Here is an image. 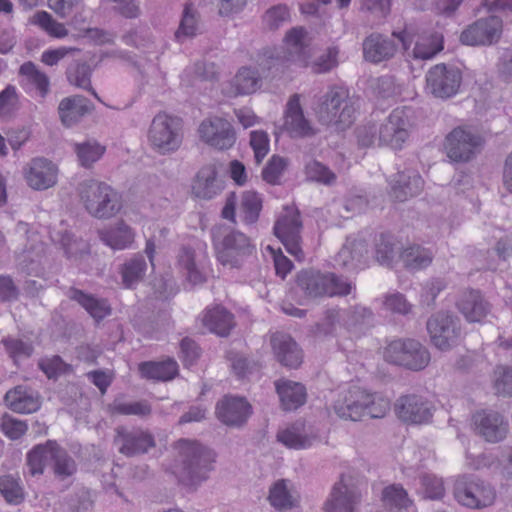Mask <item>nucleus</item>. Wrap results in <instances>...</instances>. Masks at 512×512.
Masks as SVG:
<instances>
[{
  "label": "nucleus",
  "mask_w": 512,
  "mask_h": 512,
  "mask_svg": "<svg viewBox=\"0 0 512 512\" xmlns=\"http://www.w3.org/2000/svg\"><path fill=\"white\" fill-rule=\"evenodd\" d=\"M173 473L180 482L198 486L209 478L216 461L215 452L197 440L179 439L173 446Z\"/></svg>",
  "instance_id": "1"
},
{
  "label": "nucleus",
  "mask_w": 512,
  "mask_h": 512,
  "mask_svg": "<svg viewBox=\"0 0 512 512\" xmlns=\"http://www.w3.org/2000/svg\"><path fill=\"white\" fill-rule=\"evenodd\" d=\"M354 288L355 285L346 277L315 269H303L295 278V291L301 293L305 300L347 296Z\"/></svg>",
  "instance_id": "2"
},
{
  "label": "nucleus",
  "mask_w": 512,
  "mask_h": 512,
  "mask_svg": "<svg viewBox=\"0 0 512 512\" xmlns=\"http://www.w3.org/2000/svg\"><path fill=\"white\" fill-rule=\"evenodd\" d=\"M77 193L85 210L94 218H112L122 208L119 193L103 181L85 179L78 184Z\"/></svg>",
  "instance_id": "3"
},
{
  "label": "nucleus",
  "mask_w": 512,
  "mask_h": 512,
  "mask_svg": "<svg viewBox=\"0 0 512 512\" xmlns=\"http://www.w3.org/2000/svg\"><path fill=\"white\" fill-rule=\"evenodd\" d=\"M356 111V100L350 97L348 91L332 87L323 96L316 112L322 124L344 130L355 121Z\"/></svg>",
  "instance_id": "4"
},
{
  "label": "nucleus",
  "mask_w": 512,
  "mask_h": 512,
  "mask_svg": "<svg viewBox=\"0 0 512 512\" xmlns=\"http://www.w3.org/2000/svg\"><path fill=\"white\" fill-rule=\"evenodd\" d=\"M211 237L217 258L223 265L236 267L241 257L252 254L255 249L245 234L226 225L212 227Z\"/></svg>",
  "instance_id": "5"
},
{
  "label": "nucleus",
  "mask_w": 512,
  "mask_h": 512,
  "mask_svg": "<svg viewBox=\"0 0 512 512\" xmlns=\"http://www.w3.org/2000/svg\"><path fill=\"white\" fill-rule=\"evenodd\" d=\"M455 500L469 509H483L494 504L496 490L489 482L475 476H459L454 483Z\"/></svg>",
  "instance_id": "6"
},
{
  "label": "nucleus",
  "mask_w": 512,
  "mask_h": 512,
  "mask_svg": "<svg viewBox=\"0 0 512 512\" xmlns=\"http://www.w3.org/2000/svg\"><path fill=\"white\" fill-rule=\"evenodd\" d=\"M387 362L405 367L409 370L424 369L430 361V353L419 341L414 339H396L384 350Z\"/></svg>",
  "instance_id": "7"
},
{
  "label": "nucleus",
  "mask_w": 512,
  "mask_h": 512,
  "mask_svg": "<svg viewBox=\"0 0 512 512\" xmlns=\"http://www.w3.org/2000/svg\"><path fill=\"white\" fill-rule=\"evenodd\" d=\"M181 120L165 113L157 114L150 125L148 140L160 154L176 151L182 142Z\"/></svg>",
  "instance_id": "8"
},
{
  "label": "nucleus",
  "mask_w": 512,
  "mask_h": 512,
  "mask_svg": "<svg viewBox=\"0 0 512 512\" xmlns=\"http://www.w3.org/2000/svg\"><path fill=\"white\" fill-rule=\"evenodd\" d=\"M413 110L410 107L394 109L379 124L380 145L400 150L408 140L413 125Z\"/></svg>",
  "instance_id": "9"
},
{
  "label": "nucleus",
  "mask_w": 512,
  "mask_h": 512,
  "mask_svg": "<svg viewBox=\"0 0 512 512\" xmlns=\"http://www.w3.org/2000/svg\"><path fill=\"white\" fill-rule=\"evenodd\" d=\"M426 328L432 344L442 351L455 346L461 336L460 320L449 312H437L429 317Z\"/></svg>",
  "instance_id": "10"
},
{
  "label": "nucleus",
  "mask_w": 512,
  "mask_h": 512,
  "mask_svg": "<svg viewBox=\"0 0 512 512\" xmlns=\"http://www.w3.org/2000/svg\"><path fill=\"white\" fill-rule=\"evenodd\" d=\"M427 90L436 98L455 96L462 83V72L453 65L437 64L426 74Z\"/></svg>",
  "instance_id": "11"
},
{
  "label": "nucleus",
  "mask_w": 512,
  "mask_h": 512,
  "mask_svg": "<svg viewBox=\"0 0 512 512\" xmlns=\"http://www.w3.org/2000/svg\"><path fill=\"white\" fill-rule=\"evenodd\" d=\"M274 234L282 242L286 251L296 260L302 261L305 254L302 249V221L298 211L288 210L274 225Z\"/></svg>",
  "instance_id": "12"
},
{
  "label": "nucleus",
  "mask_w": 512,
  "mask_h": 512,
  "mask_svg": "<svg viewBox=\"0 0 512 512\" xmlns=\"http://www.w3.org/2000/svg\"><path fill=\"white\" fill-rule=\"evenodd\" d=\"M482 138L462 127L454 128L445 138L444 148L453 162H468L478 152Z\"/></svg>",
  "instance_id": "13"
},
{
  "label": "nucleus",
  "mask_w": 512,
  "mask_h": 512,
  "mask_svg": "<svg viewBox=\"0 0 512 512\" xmlns=\"http://www.w3.org/2000/svg\"><path fill=\"white\" fill-rule=\"evenodd\" d=\"M502 27V19L498 16L481 18L462 31L460 41L469 46L492 45L500 39Z\"/></svg>",
  "instance_id": "14"
},
{
  "label": "nucleus",
  "mask_w": 512,
  "mask_h": 512,
  "mask_svg": "<svg viewBox=\"0 0 512 512\" xmlns=\"http://www.w3.org/2000/svg\"><path fill=\"white\" fill-rule=\"evenodd\" d=\"M394 410L397 417L405 423L426 424L432 419L434 406L421 395L406 394L396 400Z\"/></svg>",
  "instance_id": "15"
},
{
  "label": "nucleus",
  "mask_w": 512,
  "mask_h": 512,
  "mask_svg": "<svg viewBox=\"0 0 512 512\" xmlns=\"http://www.w3.org/2000/svg\"><path fill=\"white\" fill-rule=\"evenodd\" d=\"M198 132L202 141L218 150L230 149L236 141V133L232 124L221 117H212L202 121Z\"/></svg>",
  "instance_id": "16"
},
{
  "label": "nucleus",
  "mask_w": 512,
  "mask_h": 512,
  "mask_svg": "<svg viewBox=\"0 0 512 512\" xmlns=\"http://www.w3.org/2000/svg\"><path fill=\"white\" fill-rule=\"evenodd\" d=\"M474 429L477 435L486 442L498 443L506 438L509 430L508 421L497 411L482 409L472 416Z\"/></svg>",
  "instance_id": "17"
},
{
  "label": "nucleus",
  "mask_w": 512,
  "mask_h": 512,
  "mask_svg": "<svg viewBox=\"0 0 512 512\" xmlns=\"http://www.w3.org/2000/svg\"><path fill=\"white\" fill-rule=\"evenodd\" d=\"M368 403H371L370 393L353 385L339 394L333 409L339 418L359 421L364 418L365 407Z\"/></svg>",
  "instance_id": "18"
},
{
  "label": "nucleus",
  "mask_w": 512,
  "mask_h": 512,
  "mask_svg": "<svg viewBox=\"0 0 512 512\" xmlns=\"http://www.w3.org/2000/svg\"><path fill=\"white\" fill-rule=\"evenodd\" d=\"M361 498L359 488L352 483L351 479L342 476L333 485L330 496L325 502V510L326 512H356Z\"/></svg>",
  "instance_id": "19"
},
{
  "label": "nucleus",
  "mask_w": 512,
  "mask_h": 512,
  "mask_svg": "<svg viewBox=\"0 0 512 512\" xmlns=\"http://www.w3.org/2000/svg\"><path fill=\"white\" fill-rule=\"evenodd\" d=\"M252 414V406L244 397L225 396L216 405V416L220 422L239 428Z\"/></svg>",
  "instance_id": "20"
},
{
  "label": "nucleus",
  "mask_w": 512,
  "mask_h": 512,
  "mask_svg": "<svg viewBox=\"0 0 512 512\" xmlns=\"http://www.w3.org/2000/svg\"><path fill=\"white\" fill-rule=\"evenodd\" d=\"M114 442L118 446L119 452L128 457L147 453L150 448L155 446L154 436L141 429L118 428Z\"/></svg>",
  "instance_id": "21"
},
{
  "label": "nucleus",
  "mask_w": 512,
  "mask_h": 512,
  "mask_svg": "<svg viewBox=\"0 0 512 512\" xmlns=\"http://www.w3.org/2000/svg\"><path fill=\"white\" fill-rule=\"evenodd\" d=\"M363 57L367 62L380 64L391 60L398 51V43L385 34L373 32L362 43Z\"/></svg>",
  "instance_id": "22"
},
{
  "label": "nucleus",
  "mask_w": 512,
  "mask_h": 512,
  "mask_svg": "<svg viewBox=\"0 0 512 512\" xmlns=\"http://www.w3.org/2000/svg\"><path fill=\"white\" fill-rule=\"evenodd\" d=\"M207 259L205 251L197 252L190 246H182L177 256V263L187 281L192 285H199L206 281Z\"/></svg>",
  "instance_id": "23"
},
{
  "label": "nucleus",
  "mask_w": 512,
  "mask_h": 512,
  "mask_svg": "<svg viewBox=\"0 0 512 512\" xmlns=\"http://www.w3.org/2000/svg\"><path fill=\"white\" fill-rule=\"evenodd\" d=\"M56 165L42 157L33 158L27 165L24 175L27 184L34 190H46L57 182Z\"/></svg>",
  "instance_id": "24"
},
{
  "label": "nucleus",
  "mask_w": 512,
  "mask_h": 512,
  "mask_svg": "<svg viewBox=\"0 0 512 512\" xmlns=\"http://www.w3.org/2000/svg\"><path fill=\"white\" fill-rule=\"evenodd\" d=\"M273 352L281 365L296 369L303 361V352L296 341L288 334L275 333L271 337Z\"/></svg>",
  "instance_id": "25"
},
{
  "label": "nucleus",
  "mask_w": 512,
  "mask_h": 512,
  "mask_svg": "<svg viewBox=\"0 0 512 512\" xmlns=\"http://www.w3.org/2000/svg\"><path fill=\"white\" fill-rule=\"evenodd\" d=\"M424 181L420 174L413 170L398 172L390 181V195L403 202L409 197L418 195L423 189Z\"/></svg>",
  "instance_id": "26"
},
{
  "label": "nucleus",
  "mask_w": 512,
  "mask_h": 512,
  "mask_svg": "<svg viewBox=\"0 0 512 512\" xmlns=\"http://www.w3.org/2000/svg\"><path fill=\"white\" fill-rule=\"evenodd\" d=\"M217 169L214 164L203 166L196 174L192 183V193L196 198L211 200L223 189L222 182L217 179Z\"/></svg>",
  "instance_id": "27"
},
{
  "label": "nucleus",
  "mask_w": 512,
  "mask_h": 512,
  "mask_svg": "<svg viewBox=\"0 0 512 512\" xmlns=\"http://www.w3.org/2000/svg\"><path fill=\"white\" fill-rule=\"evenodd\" d=\"M93 110V103L82 95L65 97L60 101L58 106V114L61 122L67 127L75 125Z\"/></svg>",
  "instance_id": "28"
},
{
  "label": "nucleus",
  "mask_w": 512,
  "mask_h": 512,
  "mask_svg": "<svg viewBox=\"0 0 512 512\" xmlns=\"http://www.w3.org/2000/svg\"><path fill=\"white\" fill-rule=\"evenodd\" d=\"M284 127L292 137H309L315 134L310 122L305 118L297 94L287 103Z\"/></svg>",
  "instance_id": "29"
},
{
  "label": "nucleus",
  "mask_w": 512,
  "mask_h": 512,
  "mask_svg": "<svg viewBox=\"0 0 512 512\" xmlns=\"http://www.w3.org/2000/svg\"><path fill=\"white\" fill-rule=\"evenodd\" d=\"M6 405L20 414L34 413L41 407V397L38 392L23 386L9 390L4 397Z\"/></svg>",
  "instance_id": "30"
},
{
  "label": "nucleus",
  "mask_w": 512,
  "mask_h": 512,
  "mask_svg": "<svg viewBox=\"0 0 512 512\" xmlns=\"http://www.w3.org/2000/svg\"><path fill=\"white\" fill-rule=\"evenodd\" d=\"M275 388L280 398L281 407L285 411H294L306 402V388L300 382L280 379L275 382Z\"/></svg>",
  "instance_id": "31"
},
{
  "label": "nucleus",
  "mask_w": 512,
  "mask_h": 512,
  "mask_svg": "<svg viewBox=\"0 0 512 512\" xmlns=\"http://www.w3.org/2000/svg\"><path fill=\"white\" fill-rule=\"evenodd\" d=\"M374 314L370 308L356 305L343 311H329L327 320L330 325L334 320L340 321L348 330L360 329L363 326L370 325L373 321Z\"/></svg>",
  "instance_id": "32"
},
{
  "label": "nucleus",
  "mask_w": 512,
  "mask_h": 512,
  "mask_svg": "<svg viewBox=\"0 0 512 512\" xmlns=\"http://www.w3.org/2000/svg\"><path fill=\"white\" fill-rule=\"evenodd\" d=\"M367 255L368 248L364 240L347 238L337 254L336 261L342 267L354 270L365 264Z\"/></svg>",
  "instance_id": "33"
},
{
  "label": "nucleus",
  "mask_w": 512,
  "mask_h": 512,
  "mask_svg": "<svg viewBox=\"0 0 512 512\" xmlns=\"http://www.w3.org/2000/svg\"><path fill=\"white\" fill-rule=\"evenodd\" d=\"M457 307L465 318L470 322L480 321L489 312V304L486 302L478 290L464 291L459 300Z\"/></svg>",
  "instance_id": "34"
},
{
  "label": "nucleus",
  "mask_w": 512,
  "mask_h": 512,
  "mask_svg": "<svg viewBox=\"0 0 512 512\" xmlns=\"http://www.w3.org/2000/svg\"><path fill=\"white\" fill-rule=\"evenodd\" d=\"M202 322L210 332L221 337L228 336L235 326L233 314L219 305L207 309Z\"/></svg>",
  "instance_id": "35"
},
{
  "label": "nucleus",
  "mask_w": 512,
  "mask_h": 512,
  "mask_svg": "<svg viewBox=\"0 0 512 512\" xmlns=\"http://www.w3.org/2000/svg\"><path fill=\"white\" fill-rule=\"evenodd\" d=\"M434 256L435 253L431 248L420 244H411L400 252L399 259L407 270L416 272L429 267Z\"/></svg>",
  "instance_id": "36"
},
{
  "label": "nucleus",
  "mask_w": 512,
  "mask_h": 512,
  "mask_svg": "<svg viewBox=\"0 0 512 512\" xmlns=\"http://www.w3.org/2000/svg\"><path fill=\"white\" fill-rule=\"evenodd\" d=\"M67 296L78 302L97 322L111 314V307L105 299L95 298L76 288H70Z\"/></svg>",
  "instance_id": "37"
},
{
  "label": "nucleus",
  "mask_w": 512,
  "mask_h": 512,
  "mask_svg": "<svg viewBox=\"0 0 512 512\" xmlns=\"http://www.w3.org/2000/svg\"><path fill=\"white\" fill-rule=\"evenodd\" d=\"M306 30L303 27H293L284 38L285 45L292 61L308 66L309 48L305 42Z\"/></svg>",
  "instance_id": "38"
},
{
  "label": "nucleus",
  "mask_w": 512,
  "mask_h": 512,
  "mask_svg": "<svg viewBox=\"0 0 512 512\" xmlns=\"http://www.w3.org/2000/svg\"><path fill=\"white\" fill-rule=\"evenodd\" d=\"M147 261L142 254H135L120 267L122 284L125 288H135L145 277Z\"/></svg>",
  "instance_id": "39"
},
{
  "label": "nucleus",
  "mask_w": 512,
  "mask_h": 512,
  "mask_svg": "<svg viewBox=\"0 0 512 512\" xmlns=\"http://www.w3.org/2000/svg\"><path fill=\"white\" fill-rule=\"evenodd\" d=\"M50 460L52 461L54 475L60 480L71 477L77 471V464L74 458L64 448L59 446L56 441L51 446Z\"/></svg>",
  "instance_id": "40"
},
{
  "label": "nucleus",
  "mask_w": 512,
  "mask_h": 512,
  "mask_svg": "<svg viewBox=\"0 0 512 512\" xmlns=\"http://www.w3.org/2000/svg\"><path fill=\"white\" fill-rule=\"evenodd\" d=\"M142 377L158 381L172 380L178 373V364L173 359L162 362H143L139 365Z\"/></svg>",
  "instance_id": "41"
},
{
  "label": "nucleus",
  "mask_w": 512,
  "mask_h": 512,
  "mask_svg": "<svg viewBox=\"0 0 512 512\" xmlns=\"http://www.w3.org/2000/svg\"><path fill=\"white\" fill-rule=\"evenodd\" d=\"M277 439L289 448L304 449L312 445L314 437L306 432L303 422L297 421L290 427L279 432Z\"/></svg>",
  "instance_id": "42"
},
{
  "label": "nucleus",
  "mask_w": 512,
  "mask_h": 512,
  "mask_svg": "<svg viewBox=\"0 0 512 512\" xmlns=\"http://www.w3.org/2000/svg\"><path fill=\"white\" fill-rule=\"evenodd\" d=\"M262 85L259 71L253 67H241L232 80L236 95H248L256 92Z\"/></svg>",
  "instance_id": "43"
},
{
  "label": "nucleus",
  "mask_w": 512,
  "mask_h": 512,
  "mask_svg": "<svg viewBox=\"0 0 512 512\" xmlns=\"http://www.w3.org/2000/svg\"><path fill=\"white\" fill-rule=\"evenodd\" d=\"M53 440H48L44 444H38L27 453L26 466L29 475L35 477L44 473L45 465L50 460L51 446Z\"/></svg>",
  "instance_id": "44"
},
{
  "label": "nucleus",
  "mask_w": 512,
  "mask_h": 512,
  "mask_svg": "<svg viewBox=\"0 0 512 512\" xmlns=\"http://www.w3.org/2000/svg\"><path fill=\"white\" fill-rule=\"evenodd\" d=\"M100 238L105 245L114 250H122L130 246L133 241L131 228L124 222H119L115 227L104 230L100 233Z\"/></svg>",
  "instance_id": "45"
},
{
  "label": "nucleus",
  "mask_w": 512,
  "mask_h": 512,
  "mask_svg": "<svg viewBox=\"0 0 512 512\" xmlns=\"http://www.w3.org/2000/svg\"><path fill=\"white\" fill-rule=\"evenodd\" d=\"M91 75L92 69L86 62L74 61L66 70V77L71 85L90 91L98 100H100L99 96L92 88Z\"/></svg>",
  "instance_id": "46"
},
{
  "label": "nucleus",
  "mask_w": 512,
  "mask_h": 512,
  "mask_svg": "<svg viewBox=\"0 0 512 512\" xmlns=\"http://www.w3.org/2000/svg\"><path fill=\"white\" fill-rule=\"evenodd\" d=\"M268 500L277 510H288L296 505V498L288 488V481L280 479L276 481L269 490Z\"/></svg>",
  "instance_id": "47"
},
{
  "label": "nucleus",
  "mask_w": 512,
  "mask_h": 512,
  "mask_svg": "<svg viewBox=\"0 0 512 512\" xmlns=\"http://www.w3.org/2000/svg\"><path fill=\"white\" fill-rule=\"evenodd\" d=\"M262 210V197L255 191H245L241 196L240 216L244 223L254 224L258 221Z\"/></svg>",
  "instance_id": "48"
},
{
  "label": "nucleus",
  "mask_w": 512,
  "mask_h": 512,
  "mask_svg": "<svg viewBox=\"0 0 512 512\" xmlns=\"http://www.w3.org/2000/svg\"><path fill=\"white\" fill-rule=\"evenodd\" d=\"M0 493L5 501L11 505H19L25 499L20 478L11 474L0 476Z\"/></svg>",
  "instance_id": "49"
},
{
  "label": "nucleus",
  "mask_w": 512,
  "mask_h": 512,
  "mask_svg": "<svg viewBox=\"0 0 512 512\" xmlns=\"http://www.w3.org/2000/svg\"><path fill=\"white\" fill-rule=\"evenodd\" d=\"M398 243L390 235L381 234L375 243V258L381 265L391 267L399 253Z\"/></svg>",
  "instance_id": "50"
},
{
  "label": "nucleus",
  "mask_w": 512,
  "mask_h": 512,
  "mask_svg": "<svg viewBox=\"0 0 512 512\" xmlns=\"http://www.w3.org/2000/svg\"><path fill=\"white\" fill-rule=\"evenodd\" d=\"M20 74L25 76L28 81L36 88L39 96L45 98L50 91L49 77L37 66L29 61L20 66Z\"/></svg>",
  "instance_id": "51"
},
{
  "label": "nucleus",
  "mask_w": 512,
  "mask_h": 512,
  "mask_svg": "<svg viewBox=\"0 0 512 512\" xmlns=\"http://www.w3.org/2000/svg\"><path fill=\"white\" fill-rule=\"evenodd\" d=\"M197 31H198L197 12L192 7V5L187 4L184 8L179 27H178L177 31L175 32V37L179 42H182L184 39L192 38V37L196 36Z\"/></svg>",
  "instance_id": "52"
},
{
  "label": "nucleus",
  "mask_w": 512,
  "mask_h": 512,
  "mask_svg": "<svg viewBox=\"0 0 512 512\" xmlns=\"http://www.w3.org/2000/svg\"><path fill=\"white\" fill-rule=\"evenodd\" d=\"M110 411L112 414L145 417L151 414L152 409L150 404L145 400L124 402L121 399H115L110 405Z\"/></svg>",
  "instance_id": "53"
},
{
  "label": "nucleus",
  "mask_w": 512,
  "mask_h": 512,
  "mask_svg": "<svg viewBox=\"0 0 512 512\" xmlns=\"http://www.w3.org/2000/svg\"><path fill=\"white\" fill-rule=\"evenodd\" d=\"M75 152L83 167H90L98 161L105 152V147L95 141L75 144Z\"/></svg>",
  "instance_id": "54"
},
{
  "label": "nucleus",
  "mask_w": 512,
  "mask_h": 512,
  "mask_svg": "<svg viewBox=\"0 0 512 512\" xmlns=\"http://www.w3.org/2000/svg\"><path fill=\"white\" fill-rule=\"evenodd\" d=\"M32 23L38 25L48 35L56 38H63L68 35V30L64 24L56 21L51 14L46 11H38L33 16Z\"/></svg>",
  "instance_id": "55"
},
{
  "label": "nucleus",
  "mask_w": 512,
  "mask_h": 512,
  "mask_svg": "<svg viewBox=\"0 0 512 512\" xmlns=\"http://www.w3.org/2000/svg\"><path fill=\"white\" fill-rule=\"evenodd\" d=\"M38 366L49 379H57L58 377L70 374L73 371L72 366L64 362L58 355L41 359Z\"/></svg>",
  "instance_id": "56"
},
{
  "label": "nucleus",
  "mask_w": 512,
  "mask_h": 512,
  "mask_svg": "<svg viewBox=\"0 0 512 512\" xmlns=\"http://www.w3.org/2000/svg\"><path fill=\"white\" fill-rule=\"evenodd\" d=\"M290 21V11L287 5L278 4L269 8L263 15V24L269 30H277Z\"/></svg>",
  "instance_id": "57"
},
{
  "label": "nucleus",
  "mask_w": 512,
  "mask_h": 512,
  "mask_svg": "<svg viewBox=\"0 0 512 512\" xmlns=\"http://www.w3.org/2000/svg\"><path fill=\"white\" fill-rule=\"evenodd\" d=\"M382 498L387 507L390 509L407 508L410 505L407 492L400 485H391L383 490Z\"/></svg>",
  "instance_id": "58"
},
{
  "label": "nucleus",
  "mask_w": 512,
  "mask_h": 512,
  "mask_svg": "<svg viewBox=\"0 0 512 512\" xmlns=\"http://www.w3.org/2000/svg\"><path fill=\"white\" fill-rule=\"evenodd\" d=\"M305 170L307 178L311 181L331 185L336 180L335 173H333L327 166L316 160H312L307 163Z\"/></svg>",
  "instance_id": "59"
},
{
  "label": "nucleus",
  "mask_w": 512,
  "mask_h": 512,
  "mask_svg": "<svg viewBox=\"0 0 512 512\" xmlns=\"http://www.w3.org/2000/svg\"><path fill=\"white\" fill-rule=\"evenodd\" d=\"M281 59L273 50L265 49L257 55L256 66L253 67L259 71L261 78L268 77L274 69H278Z\"/></svg>",
  "instance_id": "60"
},
{
  "label": "nucleus",
  "mask_w": 512,
  "mask_h": 512,
  "mask_svg": "<svg viewBox=\"0 0 512 512\" xmlns=\"http://www.w3.org/2000/svg\"><path fill=\"white\" fill-rule=\"evenodd\" d=\"M286 165L287 161L285 158L273 155L262 170L263 180L272 185L278 184Z\"/></svg>",
  "instance_id": "61"
},
{
  "label": "nucleus",
  "mask_w": 512,
  "mask_h": 512,
  "mask_svg": "<svg viewBox=\"0 0 512 512\" xmlns=\"http://www.w3.org/2000/svg\"><path fill=\"white\" fill-rule=\"evenodd\" d=\"M338 54L337 47H329L310 64L312 71L317 74L329 72L338 65Z\"/></svg>",
  "instance_id": "62"
},
{
  "label": "nucleus",
  "mask_w": 512,
  "mask_h": 512,
  "mask_svg": "<svg viewBox=\"0 0 512 512\" xmlns=\"http://www.w3.org/2000/svg\"><path fill=\"white\" fill-rule=\"evenodd\" d=\"M93 506L90 491L81 489L68 499L65 512H92Z\"/></svg>",
  "instance_id": "63"
},
{
  "label": "nucleus",
  "mask_w": 512,
  "mask_h": 512,
  "mask_svg": "<svg viewBox=\"0 0 512 512\" xmlns=\"http://www.w3.org/2000/svg\"><path fill=\"white\" fill-rule=\"evenodd\" d=\"M19 108V97L16 87L7 85L0 92V117L11 116Z\"/></svg>",
  "instance_id": "64"
}]
</instances>
